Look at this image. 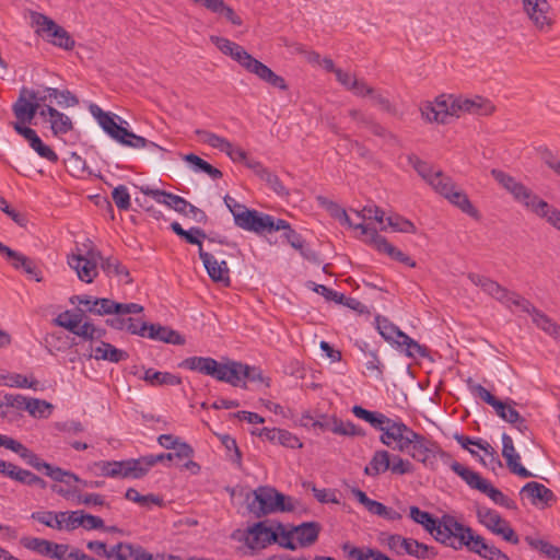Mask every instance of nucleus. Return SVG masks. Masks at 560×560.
Instances as JSON below:
<instances>
[{
  "mask_svg": "<svg viewBox=\"0 0 560 560\" xmlns=\"http://www.w3.org/2000/svg\"><path fill=\"white\" fill-rule=\"evenodd\" d=\"M179 368L211 376L215 381L228 383L234 387L247 389V383H260L270 386V380L262 375L258 366L248 365L234 360L219 362L210 357H189L183 360Z\"/></svg>",
  "mask_w": 560,
  "mask_h": 560,
  "instance_id": "f257e3e1",
  "label": "nucleus"
},
{
  "mask_svg": "<svg viewBox=\"0 0 560 560\" xmlns=\"http://www.w3.org/2000/svg\"><path fill=\"white\" fill-rule=\"evenodd\" d=\"M494 110L493 104L481 96L465 98L452 94H442L434 101H427L420 105L422 118L429 122L446 124L448 117H459L464 113L490 115Z\"/></svg>",
  "mask_w": 560,
  "mask_h": 560,
  "instance_id": "f03ea898",
  "label": "nucleus"
},
{
  "mask_svg": "<svg viewBox=\"0 0 560 560\" xmlns=\"http://www.w3.org/2000/svg\"><path fill=\"white\" fill-rule=\"evenodd\" d=\"M491 175L513 196L516 202L538 218L544 219L550 226L560 232V209L549 205L530 188L501 170L493 168Z\"/></svg>",
  "mask_w": 560,
  "mask_h": 560,
  "instance_id": "7ed1b4c3",
  "label": "nucleus"
},
{
  "mask_svg": "<svg viewBox=\"0 0 560 560\" xmlns=\"http://www.w3.org/2000/svg\"><path fill=\"white\" fill-rule=\"evenodd\" d=\"M211 42L224 55L230 56L247 72L255 74L261 81L281 91L288 90V84L281 75L273 72L268 66L254 58L241 45L220 36H211Z\"/></svg>",
  "mask_w": 560,
  "mask_h": 560,
  "instance_id": "20e7f679",
  "label": "nucleus"
},
{
  "mask_svg": "<svg viewBox=\"0 0 560 560\" xmlns=\"http://www.w3.org/2000/svg\"><path fill=\"white\" fill-rule=\"evenodd\" d=\"M409 516L415 523L421 525L435 541L448 548H452L455 544L463 526V523L458 522L453 515L443 514L441 517H435L418 506H410Z\"/></svg>",
  "mask_w": 560,
  "mask_h": 560,
  "instance_id": "39448f33",
  "label": "nucleus"
},
{
  "mask_svg": "<svg viewBox=\"0 0 560 560\" xmlns=\"http://www.w3.org/2000/svg\"><path fill=\"white\" fill-rule=\"evenodd\" d=\"M464 548L486 560H511L505 552L489 544L481 535L465 524H463L455 544L452 546V549L456 551Z\"/></svg>",
  "mask_w": 560,
  "mask_h": 560,
  "instance_id": "423d86ee",
  "label": "nucleus"
},
{
  "mask_svg": "<svg viewBox=\"0 0 560 560\" xmlns=\"http://www.w3.org/2000/svg\"><path fill=\"white\" fill-rule=\"evenodd\" d=\"M89 112L97 121L103 131L119 144L128 147L131 139L135 141H140L137 139L136 133L121 126L122 122L127 124V121L124 120L120 116L112 112H104L97 104L94 103L89 105Z\"/></svg>",
  "mask_w": 560,
  "mask_h": 560,
  "instance_id": "0eeeda50",
  "label": "nucleus"
},
{
  "mask_svg": "<svg viewBox=\"0 0 560 560\" xmlns=\"http://www.w3.org/2000/svg\"><path fill=\"white\" fill-rule=\"evenodd\" d=\"M235 225L245 231L262 234L287 228V221L275 219L272 215L257 210L247 209L245 212L235 214Z\"/></svg>",
  "mask_w": 560,
  "mask_h": 560,
  "instance_id": "6e6552de",
  "label": "nucleus"
},
{
  "mask_svg": "<svg viewBox=\"0 0 560 560\" xmlns=\"http://www.w3.org/2000/svg\"><path fill=\"white\" fill-rule=\"evenodd\" d=\"M31 18L33 25L36 26V32L42 34L50 44L66 50L74 47V40L70 34L54 20L38 12L32 13Z\"/></svg>",
  "mask_w": 560,
  "mask_h": 560,
  "instance_id": "1a4fd4ad",
  "label": "nucleus"
},
{
  "mask_svg": "<svg viewBox=\"0 0 560 560\" xmlns=\"http://www.w3.org/2000/svg\"><path fill=\"white\" fill-rule=\"evenodd\" d=\"M389 550L397 556L407 553L417 559H433L438 556L434 547L428 546L413 538H406L398 534H392L387 537L386 541Z\"/></svg>",
  "mask_w": 560,
  "mask_h": 560,
  "instance_id": "9d476101",
  "label": "nucleus"
},
{
  "mask_svg": "<svg viewBox=\"0 0 560 560\" xmlns=\"http://www.w3.org/2000/svg\"><path fill=\"white\" fill-rule=\"evenodd\" d=\"M102 254L95 248H90L82 254H71L68 256L69 267L75 271L78 278L85 283H92L98 275L97 265Z\"/></svg>",
  "mask_w": 560,
  "mask_h": 560,
  "instance_id": "9b49d317",
  "label": "nucleus"
},
{
  "mask_svg": "<svg viewBox=\"0 0 560 560\" xmlns=\"http://www.w3.org/2000/svg\"><path fill=\"white\" fill-rule=\"evenodd\" d=\"M355 228L361 229V233L368 237V242L380 253H384L392 259L411 268L416 267V261L411 257L388 243L384 236L377 233L375 228H371L370 224H359Z\"/></svg>",
  "mask_w": 560,
  "mask_h": 560,
  "instance_id": "f8f14e48",
  "label": "nucleus"
},
{
  "mask_svg": "<svg viewBox=\"0 0 560 560\" xmlns=\"http://www.w3.org/2000/svg\"><path fill=\"white\" fill-rule=\"evenodd\" d=\"M523 11L539 31H548L553 24L551 7L547 0H521Z\"/></svg>",
  "mask_w": 560,
  "mask_h": 560,
  "instance_id": "ddd939ff",
  "label": "nucleus"
},
{
  "mask_svg": "<svg viewBox=\"0 0 560 560\" xmlns=\"http://www.w3.org/2000/svg\"><path fill=\"white\" fill-rule=\"evenodd\" d=\"M438 194L447 199L453 206L459 208L464 213L471 218L478 219L479 212L470 202L468 196L460 189H457L456 185L451 177H447L439 189Z\"/></svg>",
  "mask_w": 560,
  "mask_h": 560,
  "instance_id": "4468645a",
  "label": "nucleus"
},
{
  "mask_svg": "<svg viewBox=\"0 0 560 560\" xmlns=\"http://www.w3.org/2000/svg\"><path fill=\"white\" fill-rule=\"evenodd\" d=\"M273 493L275 488L270 486H259L253 491V498L250 500L247 495V510L255 517L260 518L262 516L273 513Z\"/></svg>",
  "mask_w": 560,
  "mask_h": 560,
  "instance_id": "2eb2a0df",
  "label": "nucleus"
},
{
  "mask_svg": "<svg viewBox=\"0 0 560 560\" xmlns=\"http://www.w3.org/2000/svg\"><path fill=\"white\" fill-rule=\"evenodd\" d=\"M240 540L253 550L266 548L268 545L278 542V532L266 526L265 522H257L246 529L244 537Z\"/></svg>",
  "mask_w": 560,
  "mask_h": 560,
  "instance_id": "dca6fc26",
  "label": "nucleus"
},
{
  "mask_svg": "<svg viewBox=\"0 0 560 560\" xmlns=\"http://www.w3.org/2000/svg\"><path fill=\"white\" fill-rule=\"evenodd\" d=\"M89 312L96 315H130L143 312V306L138 303H117L110 299H95L93 307Z\"/></svg>",
  "mask_w": 560,
  "mask_h": 560,
  "instance_id": "f3484780",
  "label": "nucleus"
},
{
  "mask_svg": "<svg viewBox=\"0 0 560 560\" xmlns=\"http://www.w3.org/2000/svg\"><path fill=\"white\" fill-rule=\"evenodd\" d=\"M199 258L201 259L208 276L213 282L221 283L223 287H230V268L225 260L219 261L212 254L200 248L198 250Z\"/></svg>",
  "mask_w": 560,
  "mask_h": 560,
  "instance_id": "a211bd4d",
  "label": "nucleus"
},
{
  "mask_svg": "<svg viewBox=\"0 0 560 560\" xmlns=\"http://www.w3.org/2000/svg\"><path fill=\"white\" fill-rule=\"evenodd\" d=\"M140 191L145 196L152 197L158 203L164 205L183 215H187L190 202L185 198L150 186L140 187Z\"/></svg>",
  "mask_w": 560,
  "mask_h": 560,
  "instance_id": "6ab92c4d",
  "label": "nucleus"
},
{
  "mask_svg": "<svg viewBox=\"0 0 560 560\" xmlns=\"http://www.w3.org/2000/svg\"><path fill=\"white\" fill-rule=\"evenodd\" d=\"M14 130L22 136L30 144V147L43 159L56 163L58 161L57 153L47 144H45L38 137L36 131L27 126H22L19 122L13 124Z\"/></svg>",
  "mask_w": 560,
  "mask_h": 560,
  "instance_id": "aec40b11",
  "label": "nucleus"
},
{
  "mask_svg": "<svg viewBox=\"0 0 560 560\" xmlns=\"http://www.w3.org/2000/svg\"><path fill=\"white\" fill-rule=\"evenodd\" d=\"M44 474L51 478L56 482L61 483H80L81 490L83 488H102L104 486V481L101 480H94V481H88L82 478H80L77 474L65 470L60 467L52 466L49 463H45V466L43 467Z\"/></svg>",
  "mask_w": 560,
  "mask_h": 560,
  "instance_id": "412c9836",
  "label": "nucleus"
},
{
  "mask_svg": "<svg viewBox=\"0 0 560 560\" xmlns=\"http://www.w3.org/2000/svg\"><path fill=\"white\" fill-rule=\"evenodd\" d=\"M11 406L16 407L18 409H24L28 411L31 417L39 419L49 418L54 408L52 405L46 400L37 398L27 399L21 395H16L12 398Z\"/></svg>",
  "mask_w": 560,
  "mask_h": 560,
  "instance_id": "4be33fe9",
  "label": "nucleus"
},
{
  "mask_svg": "<svg viewBox=\"0 0 560 560\" xmlns=\"http://www.w3.org/2000/svg\"><path fill=\"white\" fill-rule=\"evenodd\" d=\"M5 447L16 453L21 458H23L27 465L33 467L34 469L42 471L45 466V460H43L37 454L28 450L21 442L8 436L0 434V447Z\"/></svg>",
  "mask_w": 560,
  "mask_h": 560,
  "instance_id": "5701e85b",
  "label": "nucleus"
},
{
  "mask_svg": "<svg viewBox=\"0 0 560 560\" xmlns=\"http://www.w3.org/2000/svg\"><path fill=\"white\" fill-rule=\"evenodd\" d=\"M26 92H28V89L26 88L21 90L20 96L12 107L13 114L18 120L16 122L22 126L30 124L34 119L35 115L37 113L39 114L35 102Z\"/></svg>",
  "mask_w": 560,
  "mask_h": 560,
  "instance_id": "b1692460",
  "label": "nucleus"
},
{
  "mask_svg": "<svg viewBox=\"0 0 560 560\" xmlns=\"http://www.w3.org/2000/svg\"><path fill=\"white\" fill-rule=\"evenodd\" d=\"M51 490L67 500H75L78 504L84 505H104V495L100 493H82L81 487L63 489L61 486L54 485Z\"/></svg>",
  "mask_w": 560,
  "mask_h": 560,
  "instance_id": "393cba45",
  "label": "nucleus"
},
{
  "mask_svg": "<svg viewBox=\"0 0 560 560\" xmlns=\"http://www.w3.org/2000/svg\"><path fill=\"white\" fill-rule=\"evenodd\" d=\"M89 358L96 361H107L110 363H119L128 359V353L125 350L118 349L113 345L100 341L96 345H91Z\"/></svg>",
  "mask_w": 560,
  "mask_h": 560,
  "instance_id": "a878e982",
  "label": "nucleus"
},
{
  "mask_svg": "<svg viewBox=\"0 0 560 560\" xmlns=\"http://www.w3.org/2000/svg\"><path fill=\"white\" fill-rule=\"evenodd\" d=\"M502 456L505 458L510 470L522 478L533 477V474L520 464V455L516 453L513 440L509 434H502Z\"/></svg>",
  "mask_w": 560,
  "mask_h": 560,
  "instance_id": "bb28decb",
  "label": "nucleus"
},
{
  "mask_svg": "<svg viewBox=\"0 0 560 560\" xmlns=\"http://www.w3.org/2000/svg\"><path fill=\"white\" fill-rule=\"evenodd\" d=\"M521 494H526L534 505L541 503L544 506H550L556 501L553 492L545 485L536 481L527 482L521 489Z\"/></svg>",
  "mask_w": 560,
  "mask_h": 560,
  "instance_id": "cd10ccee",
  "label": "nucleus"
},
{
  "mask_svg": "<svg viewBox=\"0 0 560 560\" xmlns=\"http://www.w3.org/2000/svg\"><path fill=\"white\" fill-rule=\"evenodd\" d=\"M39 115L42 117L49 116L50 128L55 136L66 135L73 128L70 117L50 105H47L46 108H42Z\"/></svg>",
  "mask_w": 560,
  "mask_h": 560,
  "instance_id": "c85d7f7f",
  "label": "nucleus"
},
{
  "mask_svg": "<svg viewBox=\"0 0 560 560\" xmlns=\"http://www.w3.org/2000/svg\"><path fill=\"white\" fill-rule=\"evenodd\" d=\"M468 279L471 281V283H474L476 287L481 288V290L485 293L492 296L501 304L509 292L506 288L502 287L497 281L478 273H469Z\"/></svg>",
  "mask_w": 560,
  "mask_h": 560,
  "instance_id": "c756f323",
  "label": "nucleus"
},
{
  "mask_svg": "<svg viewBox=\"0 0 560 560\" xmlns=\"http://www.w3.org/2000/svg\"><path fill=\"white\" fill-rule=\"evenodd\" d=\"M258 435L273 443H279L282 446L290 448L302 447L300 439L291 432L277 428H264L259 431Z\"/></svg>",
  "mask_w": 560,
  "mask_h": 560,
  "instance_id": "7c9ffc66",
  "label": "nucleus"
},
{
  "mask_svg": "<svg viewBox=\"0 0 560 560\" xmlns=\"http://www.w3.org/2000/svg\"><path fill=\"white\" fill-rule=\"evenodd\" d=\"M413 168L417 173L436 191L439 186L448 177L441 171L434 170L429 163L419 160L418 158L410 159Z\"/></svg>",
  "mask_w": 560,
  "mask_h": 560,
  "instance_id": "2f4dec72",
  "label": "nucleus"
},
{
  "mask_svg": "<svg viewBox=\"0 0 560 560\" xmlns=\"http://www.w3.org/2000/svg\"><path fill=\"white\" fill-rule=\"evenodd\" d=\"M145 338L177 346L185 343V338L178 331L160 324H150Z\"/></svg>",
  "mask_w": 560,
  "mask_h": 560,
  "instance_id": "473e14b6",
  "label": "nucleus"
},
{
  "mask_svg": "<svg viewBox=\"0 0 560 560\" xmlns=\"http://www.w3.org/2000/svg\"><path fill=\"white\" fill-rule=\"evenodd\" d=\"M144 548L141 545L127 541H119L108 550L106 559L115 560H140Z\"/></svg>",
  "mask_w": 560,
  "mask_h": 560,
  "instance_id": "72a5a7b5",
  "label": "nucleus"
},
{
  "mask_svg": "<svg viewBox=\"0 0 560 560\" xmlns=\"http://www.w3.org/2000/svg\"><path fill=\"white\" fill-rule=\"evenodd\" d=\"M109 325L118 330H126L132 335L145 338L150 324L139 319L127 317V315H118L109 320Z\"/></svg>",
  "mask_w": 560,
  "mask_h": 560,
  "instance_id": "f704fd0d",
  "label": "nucleus"
},
{
  "mask_svg": "<svg viewBox=\"0 0 560 560\" xmlns=\"http://www.w3.org/2000/svg\"><path fill=\"white\" fill-rule=\"evenodd\" d=\"M10 265L15 269L23 271L30 279L36 282L43 281V272L36 261L22 253H18Z\"/></svg>",
  "mask_w": 560,
  "mask_h": 560,
  "instance_id": "c9c22d12",
  "label": "nucleus"
},
{
  "mask_svg": "<svg viewBox=\"0 0 560 560\" xmlns=\"http://www.w3.org/2000/svg\"><path fill=\"white\" fill-rule=\"evenodd\" d=\"M322 530L318 522H304L298 526H293L300 546L307 547L313 545Z\"/></svg>",
  "mask_w": 560,
  "mask_h": 560,
  "instance_id": "e433bc0d",
  "label": "nucleus"
},
{
  "mask_svg": "<svg viewBox=\"0 0 560 560\" xmlns=\"http://www.w3.org/2000/svg\"><path fill=\"white\" fill-rule=\"evenodd\" d=\"M378 334L389 343L397 346L405 332L394 325L388 318L377 315L375 317Z\"/></svg>",
  "mask_w": 560,
  "mask_h": 560,
  "instance_id": "4c0bfd02",
  "label": "nucleus"
},
{
  "mask_svg": "<svg viewBox=\"0 0 560 560\" xmlns=\"http://www.w3.org/2000/svg\"><path fill=\"white\" fill-rule=\"evenodd\" d=\"M312 427L340 435H363V430L353 422H312Z\"/></svg>",
  "mask_w": 560,
  "mask_h": 560,
  "instance_id": "58836bf2",
  "label": "nucleus"
},
{
  "mask_svg": "<svg viewBox=\"0 0 560 560\" xmlns=\"http://www.w3.org/2000/svg\"><path fill=\"white\" fill-rule=\"evenodd\" d=\"M533 323L547 335L560 340V326L537 307L530 315Z\"/></svg>",
  "mask_w": 560,
  "mask_h": 560,
  "instance_id": "ea45409f",
  "label": "nucleus"
},
{
  "mask_svg": "<svg viewBox=\"0 0 560 560\" xmlns=\"http://www.w3.org/2000/svg\"><path fill=\"white\" fill-rule=\"evenodd\" d=\"M143 380L153 386H177L182 384V378L178 375L170 372L155 371L154 369L145 370Z\"/></svg>",
  "mask_w": 560,
  "mask_h": 560,
  "instance_id": "a19ab883",
  "label": "nucleus"
},
{
  "mask_svg": "<svg viewBox=\"0 0 560 560\" xmlns=\"http://www.w3.org/2000/svg\"><path fill=\"white\" fill-rule=\"evenodd\" d=\"M357 215L362 219L363 222L360 224H370L371 228H377L374 225L378 224L381 231H386L385 225V212L376 206H366L361 211H357Z\"/></svg>",
  "mask_w": 560,
  "mask_h": 560,
  "instance_id": "79ce46f5",
  "label": "nucleus"
},
{
  "mask_svg": "<svg viewBox=\"0 0 560 560\" xmlns=\"http://www.w3.org/2000/svg\"><path fill=\"white\" fill-rule=\"evenodd\" d=\"M396 347L400 349V351H402L408 358L422 359L429 355L428 348L420 345L407 334L404 335Z\"/></svg>",
  "mask_w": 560,
  "mask_h": 560,
  "instance_id": "37998d69",
  "label": "nucleus"
},
{
  "mask_svg": "<svg viewBox=\"0 0 560 560\" xmlns=\"http://www.w3.org/2000/svg\"><path fill=\"white\" fill-rule=\"evenodd\" d=\"M150 471L147 457L141 456L139 458L126 459L125 470L122 471V478L141 479Z\"/></svg>",
  "mask_w": 560,
  "mask_h": 560,
  "instance_id": "c03bdc74",
  "label": "nucleus"
},
{
  "mask_svg": "<svg viewBox=\"0 0 560 560\" xmlns=\"http://www.w3.org/2000/svg\"><path fill=\"white\" fill-rule=\"evenodd\" d=\"M390 467L389 453L387 451H376L370 460L369 465L364 468V474L368 476H378L385 472Z\"/></svg>",
  "mask_w": 560,
  "mask_h": 560,
  "instance_id": "a18cd8bd",
  "label": "nucleus"
},
{
  "mask_svg": "<svg viewBox=\"0 0 560 560\" xmlns=\"http://www.w3.org/2000/svg\"><path fill=\"white\" fill-rule=\"evenodd\" d=\"M476 514L479 523L487 527L492 534H494V529H498L506 523V520L502 518L497 511L490 508L480 506L477 509Z\"/></svg>",
  "mask_w": 560,
  "mask_h": 560,
  "instance_id": "49530a36",
  "label": "nucleus"
},
{
  "mask_svg": "<svg viewBox=\"0 0 560 560\" xmlns=\"http://www.w3.org/2000/svg\"><path fill=\"white\" fill-rule=\"evenodd\" d=\"M451 469L458 475L470 488L480 490L487 479L482 478L478 472L465 467L458 462L451 464Z\"/></svg>",
  "mask_w": 560,
  "mask_h": 560,
  "instance_id": "de8ad7c7",
  "label": "nucleus"
},
{
  "mask_svg": "<svg viewBox=\"0 0 560 560\" xmlns=\"http://www.w3.org/2000/svg\"><path fill=\"white\" fill-rule=\"evenodd\" d=\"M100 265L102 270L108 276V277H118L120 279H124L126 283H129L131 279L129 278V271L128 269L121 265V262L114 257H106L100 259Z\"/></svg>",
  "mask_w": 560,
  "mask_h": 560,
  "instance_id": "09e8293b",
  "label": "nucleus"
},
{
  "mask_svg": "<svg viewBox=\"0 0 560 560\" xmlns=\"http://www.w3.org/2000/svg\"><path fill=\"white\" fill-rule=\"evenodd\" d=\"M26 93L35 102L37 109L40 110L46 108L47 105L51 106V103L57 98L58 89L40 86L36 90L28 89Z\"/></svg>",
  "mask_w": 560,
  "mask_h": 560,
  "instance_id": "8fccbe9b",
  "label": "nucleus"
},
{
  "mask_svg": "<svg viewBox=\"0 0 560 560\" xmlns=\"http://www.w3.org/2000/svg\"><path fill=\"white\" fill-rule=\"evenodd\" d=\"M184 161L189 163L190 167L194 172H202L208 174L212 179H219L222 177V172L217 167L209 164L207 161L202 160L198 155L194 153H189L184 155Z\"/></svg>",
  "mask_w": 560,
  "mask_h": 560,
  "instance_id": "3c124183",
  "label": "nucleus"
},
{
  "mask_svg": "<svg viewBox=\"0 0 560 560\" xmlns=\"http://www.w3.org/2000/svg\"><path fill=\"white\" fill-rule=\"evenodd\" d=\"M525 541L530 546V548L539 551L544 557L551 560H560V547L553 546L547 540L534 538L532 536H526Z\"/></svg>",
  "mask_w": 560,
  "mask_h": 560,
  "instance_id": "603ef678",
  "label": "nucleus"
},
{
  "mask_svg": "<svg viewBox=\"0 0 560 560\" xmlns=\"http://www.w3.org/2000/svg\"><path fill=\"white\" fill-rule=\"evenodd\" d=\"M280 231H283V236L288 241V243L296 250L300 252V254L306 258L311 259L314 256V253L311 249L305 248V241L304 238L295 232L293 229H291L290 223L287 221V228L280 229Z\"/></svg>",
  "mask_w": 560,
  "mask_h": 560,
  "instance_id": "864d4df0",
  "label": "nucleus"
},
{
  "mask_svg": "<svg viewBox=\"0 0 560 560\" xmlns=\"http://www.w3.org/2000/svg\"><path fill=\"white\" fill-rule=\"evenodd\" d=\"M502 305H504L510 311H514L513 307H515L516 310L524 312L529 316L536 308L527 299L510 290L506 296L504 298Z\"/></svg>",
  "mask_w": 560,
  "mask_h": 560,
  "instance_id": "5fc2aeb1",
  "label": "nucleus"
},
{
  "mask_svg": "<svg viewBox=\"0 0 560 560\" xmlns=\"http://www.w3.org/2000/svg\"><path fill=\"white\" fill-rule=\"evenodd\" d=\"M20 542L24 548L31 551L50 558L54 541L37 537H22Z\"/></svg>",
  "mask_w": 560,
  "mask_h": 560,
  "instance_id": "6e6d98bb",
  "label": "nucleus"
},
{
  "mask_svg": "<svg viewBox=\"0 0 560 560\" xmlns=\"http://www.w3.org/2000/svg\"><path fill=\"white\" fill-rule=\"evenodd\" d=\"M375 428H378L383 431L381 435V441L387 446H392L394 442L398 445H401V427L398 425V422H392V425L384 428L382 424L385 422H370Z\"/></svg>",
  "mask_w": 560,
  "mask_h": 560,
  "instance_id": "4d7b16f0",
  "label": "nucleus"
},
{
  "mask_svg": "<svg viewBox=\"0 0 560 560\" xmlns=\"http://www.w3.org/2000/svg\"><path fill=\"white\" fill-rule=\"evenodd\" d=\"M490 406L494 409L497 416L502 418L503 420H524L521 417V415L515 410L514 401H502L495 397Z\"/></svg>",
  "mask_w": 560,
  "mask_h": 560,
  "instance_id": "13d9d810",
  "label": "nucleus"
},
{
  "mask_svg": "<svg viewBox=\"0 0 560 560\" xmlns=\"http://www.w3.org/2000/svg\"><path fill=\"white\" fill-rule=\"evenodd\" d=\"M196 135L199 137V140L202 143L208 144L209 147L217 149L223 153L224 151L230 149V141L224 137L215 135L211 131L200 129L196 130Z\"/></svg>",
  "mask_w": 560,
  "mask_h": 560,
  "instance_id": "bf43d9fd",
  "label": "nucleus"
},
{
  "mask_svg": "<svg viewBox=\"0 0 560 560\" xmlns=\"http://www.w3.org/2000/svg\"><path fill=\"white\" fill-rule=\"evenodd\" d=\"M222 445L228 451L229 459L235 464L238 468L242 467V452L237 446L236 440L229 434L218 435Z\"/></svg>",
  "mask_w": 560,
  "mask_h": 560,
  "instance_id": "052dcab7",
  "label": "nucleus"
},
{
  "mask_svg": "<svg viewBox=\"0 0 560 560\" xmlns=\"http://www.w3.org/2000/svg\"><path fill=\"white\" fill-rule=\"evenodd\" d=\"M4 385L18 388H34L38 386V381L20 373H11L4 376Z\"/></svg>",
  "mask_w": 560,
  "mask_h": 560,
  "instance_id": "680f3d73",
  "label": "nucleus"
},
{
  "mask_svg": "<svg viewBox=\"0 0 560 560\" xmlns=\"http://www.w3.org/2000/svg\"><path fill=\"white\" fill-rule=\"evenodd\" d=\"M398 425L401 427V445H397L399 450H404L409 446V444L413 443L415 450H420L423 447V438L419 434L410 430L405 425L404 422H398Z\"/></svg>",
  "mask_w": 560,
  "mask_h": 560,
  "instance_id": "e2e57ef3",
  "label": "nucleus"
},
{
  "mask_svg": "<svg viewBox=\"0 0 560 560\" xmlns=\"http://www.w3.org/2000/svg\"><path fill=\"white\" fill-rule=\"evenodd\" d=\"M386 221H387V223L385 224L386 229L389 226L393 229V231H396V232H402V233H415L416 232L415 224L411 221H409L400 215H390V217L386 218Z\"/></svg>",
  "mask_w": 560,
  "mask_h": 560,
  "instance_id": "0e129e2a",
  "label": "nucleus"
},
{
  "mask_svg": "<svg viewBox=\"0 0 560 560\" xmlns=\"http://www.w3.org/2000/svg\"><path fill=\"white\" fill-rule=\"evenodd\" d=\"M60 520H62V528L65 527L67 530L71 532L82 527V510L72 511V512H58Z\"/></svg>",
  "mask_w": 560,
  "mask_h": 560,
  "instance_id": "69168bd1",
  "label": "nucleus"
},
{
  "mask_svg": "<svg viewBox=\"0 0 560 560\" xmlns=\"http://www.w3.org/2000/svg\"><path fill=\"white\" fill-rule=\"evenodd\" d=\"M112 198L119 210H128L131 206L130 194L125 185H119L112 191Z\"/></svg>",
  "mask_w": 560,
  "mask_h": 560,
  "instance_id": "338daca9",
  "label": "nucleus"
},
{
  "mask_svg": "<svg viewBox=\"0 0 560 560\" xmlns=\"http://www.w3.org/2000/svg\"><path fill=\"white\" fill-rule=\"evenodd\" d=\"M81 322H82L81 315L72 314L69 311L61 313L56 318V324L58 326L66 328L67 330H69L72 334L75 331V329L78 328V325Z\"/></svg>",
  "mask_w": 560,
  "mask_h": 560,
  "instance_id": "774afa93",
  "label": "nucleus"
}]
</instances>
